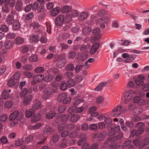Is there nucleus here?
Listing matches in <instances>:
<instances>
[{"label":"nucleus","instance_id":"1","mask_svg":"<svg viewBox=\"0 0 149 149\" xmlns=\"http://www.w3.org/2000/svg\"><path fill=\"white\" fill-rule=\"evenodd\" d=\"M15 0H4V5L2 7V10L5 12L9 11V8L15 5Z\"/></svg>","mask_w":149,"mask_h":149},{"label":"nucleus","instance_id":"2","mask_svg":"<svg viewBox=\"0 0 149 149\" xmlns=\"http://www.w3.org/2000/svg\"><path fill=\"white\" fill-rule=\"evenodd\" d=\"M56 89L52 87H49L45 88L44 91L45 95L42 96L43 99L46 100L56 91Z\"/></svg>","mask_w":149,"mask_h":149},{"label":"nucleus","instance_id":"3","mask_svg":"<svg viewBox=\"0 0 149 149\" xmlns=\"http://www.w3.org/2000/svg\"><path fill=\"white\" fill-rule=\"evenodd\" d=\"M71 98L70 97H67V94L64 93L60 94L57 98V100L58 102H62L63 104L69 103L71 101Z\"/></svg>","mask_w":149,"mask_h":149},{"label":"nucleus","instance_id":"4","mask_svg":"<svg viewBox=\"0 0 149 149\" xmlns=\"http://www.w3.org/2000/svg\"><path fill=\"white\" fill-rule=\"evenodd\" d=\"M44 78V76L42 74L35 75L33 77V80L31 82V84L34 85L42 81Z\"/></svg>","mask_w":149,"mask_h":149},{"label":"nucleus","instance_id":"5","mask_svg":"<svg viewBox=\"0 0 149 149\" xmlns=\"http://www.w3.org/2000/svg\"><path fill=\"white\" fill-rule=\"evenodd\" d=\"M66 62L67 60L65 57L63 56L57 62L56 64V66L58 68H61L65 66Z\"/></svg>","mask_w":149,"mask_h":149},{"label":"nucleus","instance_id":"6","mask_svg":"<svg viewBox=\"0 0 149 149\" xmlns=\"http://www.w3.org/2000/svg\"><path fill=\"white\" fill-rule=\"evenodd\" d=\"M64 15H58L55 19L56 25L57 26H60L62 25L64 21Z\"/></svg>","mask_w":149,"mask_h":149},{"label":"nucleus","instance_id":"7","mask_svg":"<svg viewBox=\"0 0 149 149\" xmlns=\"http://www.w3.org/2000/svg\"><path fill=\"white\" fill-rule=\"evenodd\" d=\"M149 144V138L148 137L143 138L138 145V148L142 149Z\"/></svg>","mask_w":149,"mask_h":149},{"label":"nucleus","instance_id":"8","mask_svg":"<svg viewBox=\"0 0 149 149\" xmlns=\"http://www.w3.org/2000/svg\"><path fill=\"white\" fill-rule=\"evenodd\" d=\"M133 102L135 103H138L140 105H142L145 104V100L141 97L136 96L134 97Z\"/></svg>","mask_w":149,"mask_h":149},{"label":"nucleus","instance_id":"9","mask_svg":"<svg viewBox=\"0 0 149 149\" xmlns=\"http://www.w3.org/2000/svg\"><path fill=\"white\" fill-rule=\"evenodd\" d=\"M107 132L106 131L103 130L96 135L97 140L99 141H103L106 137Z\"/></svg>","mask_w":149,"mask_h":149},{"label":"nucleus","instance_id":"10","mask_svg":"<svg viewBox=\"0 0 149 149\" xmlns=\"http://www.w3.org/2000/svg\"><path fill=\"white\" fill-rule=\"evenodd\" d=\"M17 19H15L14 16L12 15H8L6 19L7 24L9 25L13 24Z\"/></svg>","mask_w":149,"mask_h":149},{"label":"nucleus","instance_id":"11","mask_svg":"<svg viewBox=\"0 0 149 149\" xmlns=\"http://www.w3.org/2000/svg\"><path fill=\"white\" fill-rule=\"evenodd\" d=\"M100 44L98 43H96L94 44L91 46L90 50V53L92 54H94L99 48Z\"/></svg>","mask_w":149,"mask_h":149},{"label":"nucleus","instance_id":"12","mask_svg":"<svg viewBox=\"0 0 149 149\" xmlns=\"http://www.w3.org/2000/svg\"><path fill=\"white\" fill-rule=\"evenodd\" d=\"M109 20L108 18L107 17H103L98 19L96 21L97 24H106L107 23Z\"/></svg>","mask_w":149,"mask_h":149},{"label":"nucleus","instance_id":"13","mask_svg":"<svg viewBox=\"0 0 149 149\" xmlns=\"http://www.w3.org/2000/svg\"><path fill=\"white\" fill-rule=\"evenodd\" d=\"M7 84L10 87L14 86V87H17L19 85V83L17 81H15L12 78H11L8 80Z\"/></svg>","mask_w":149,"mask_h":149},{"label":"nucleus","instance_id":"14","mask_svg":"<svg viewBox=\"0 0 149 149\" xmlns=\"http://www.w3.org/2000/svg\"><path fill=\"white\" fill-rule=\"evenodd\" d=\"M56 113L55 111L50 110L46 113L45 115V117L47 119H50L53 118L56 116Z\"/></svg>","mask_w":149,"mask_h":149},{"label":"nucleus","instance_id":"15","mask_svg":"<svg viewBox=\"0 0 149 149\" xmlns=\"http://www.w3.org/2000/svg\"><path fill=\"white\" fill-rule=\"evenodd\" d=\"M24 97L23 102L24 104L26 105L29 104L32 100L33 99L32 96L30 95H28L27 96Z\"/></svg>","mask_w":149,"mask_h":149},{"label":"nucleus","instance_id":"16","mask_svg":"<svg viewBox=\"0 0 149 149\" xmlns=\"http://www.w3.org/2000/svg\"><path fill=\"white\" fill-rule=\"evenodd\" d=\"M107 84V82H104L100 83L95 88V91H99L105 87Z\"/></svg>","mask_w":149,"mask_h":149},{"label":"nucleus","instance_id":"17","mask_svg":"<svg viewBox=\"0 0 149 149\" xmlns=\"http://www.w3.org/2000/svg\"><path fill=\"white\" fill-rule=\"evenodd\" d=\"M141 131H142L141 130L133 129L131 131L130 136L132 137L134 136H139V134H142L141 133Z\"/></svg>","mask_w":149,"mask_h":149},{"label":"nucleus","instance_id":"18","mask_svg":"<svg viewBox=\"0 0 149 149\" xmlns=\"http://www.w3.org/2000/svg\"><path fill=\"white\" fill-rule=\"evenodd\" d=\"M55 129L50 126H46L45 128V132L48 134L53 133L55 132Z\"/></svg>","mask_w":149,"mask_h":149},{"label":"nucleus","instance_id":"19","mask_svg":"<svg viewBox=\"0 0 149 149\" xmlns=\"http://www.w3.org/2000/svg\"><path fill=\"white\" fill-rule=\"evenodd\" d=\"M79 116L77 114H73L70 118V121L72 123L77 122L79 118Z\"/></svg>","mask_w":149,"mask_h":149},{"label":"nucleus","instance_id":"20","mask_svg":"<svg viewBox=\"0 0 149 149\" xmlns=\"http://www.w3.org/2000/svg\"><path fill=\"white\" fill-rule=\"evenodd\" d=\"M42 115L39 113H38L37 114L35 115L31 119V121L34 123H35L41 119Z\"/></svg>","mask_w":149,"mask_h":149},{"label":"nucleus","instance_id":"21","mask_svg":"<svg viewBox=\"0 0 149 149\" xmlns=\"http://www.w3.org/2000/svg\"><path fill=\"white\" fill-rule=\"evenodd\" d=\"M145 125V124L144 123L139 122L136 123L135 126L136 127L139 128L138 130H141V133H142L144 130V127Z\"/></svg>","mask_w":149,"mask_h":149},{"label":"nucleus","instance_id":"22","mask_svg":"<svg viewBox=\"0 0 149 149\" xmlns=\"http://www.w3.org/2000/svg\"><path fill=\"white\" fill-rule=\"evenodd\" d=\"M26 116L27 118H29L33 116L35 113V111L32 109L27 110L26 112Z\"/></svg>","mask_w":149,"mask_h":149},{"label":"nucleus","instance_id":"23","mask_svg":"<svg viewBox=\"0 0 149 149\" xmlns=\"http://www.w3.org/2000/svg\"><path fill=\"white\" fill-rule=\"evenodd\" d=\"M65 129L68 131H71L74 130L75 127V125L72 123L69 124L65 123Z\"/></svg>","mask_w":149,"mask_h":149},{"label":"nucleus","instance_id":"24","mask_svg":"<svg viewBox=\"0 0 149 149\" xmlns=\"http://www.w3.org/2000/svg\"><path fill=\"white\" fill-rule=\"evenodd\" d=\"M29 92L28 91V89L26 88H24L20 92L19 95L20 97H24L29 92H31V91H30V90H29Z\"/></svg>","mask_w":149,"mask_h":149},{"label":"nucleus","instance_id":"25","mask_svg":"<svg viewBox=\"0 0 149 149\" xmlns=\"http://www.w3.org/2000/svg\"><path fill=\"white\" fill-rule=\"evenodd\" d=\"M124 97L126 101H129L132 99V94L129 91H127L125 93Z\"/></svg>","mask_w":149,"mask_h":149},{"label":"nucleus","instance_id":"26","mask_svg":"<svg viewBox=\"0 0 149 149\" xmlns=\"http://www.w3.org/2000/svg\"><path fill=\"white\" fill-rule=\"evenodd\" d=\"M14 114L16 116V120H20L23 118V114L21 112L15 111Z\"/></svg>","mask_w":149,"mask_h":149},{"label":"nucleus","instance_id":"27","mask_svg":"<svg viewBox=\"0 0 149 149\" xmlns=\"http://www.w3.org/2000/svg\"><path fill=\"white\" fill-rule=\"evenodd\" d=\"M41 107V102L39 101L37 102L33 105L32 109L34 111L38 110Z\"/></svg>","mask_w":149,"mask_h":149},{"label":"nucleus","instance_id":"28","mask_svg":"<svg viewBox=\"0 0 149 149\" xmlns=\"http://www.w3.org/2000/svg\"><path fill=\"white\" fill-rule=\"evenodd\" d=\"M23 6L22 2L20 0H18L16 1L15 5V8L17 10H20Z\"/></svg>","mask_w":149,"mask_h":149},{"label":"nucleus","instance_id":"29","mask_svg":"<svg viewBox=\"0 0 149 149\" xmlns=\"http://www.w3.org/2000/svg\"><path fill=\"white\" fill-rule=\"evenodd\" d=\"M136 57V55L135 54L129 55L128 58H126L124 62L130 63L133 61Z\"/></svg>","mask_w":149,"mask_h":149},{"label":"nucleus","instance_id":"30","mask_svg":"<svg viewBox=\"0 0 149 149\" xmlns=\"http://www.w3.org/2000/svg\"><path fill=\"white\" fill-rule=\"evenodd\" d=\"M74 68V65L72 63H69L66 65L65 68L66 71H73Z\"/></svg>","mask_w":149,"mask_h":149},{"label":"nucleus","instance_id":"31","mask_svg":"<svg viewBox=\"0 0 149 149\" xmlns=\"http://www.w3.org/2000/svg\"><path fill=\"white\" fill-rule=\"evenodd\" d=\"M91 29L88 26H84L82 29V32L84 34L87 35L89 34L91 32Z\"/></svg>","mask_w":149,"mask_h":149},{"label":"nucleus","instance_id":"32","mask_svg":"<svg viewBox=\"0 0 149 149\" xmlns=\"http://www.w3.org/2000/svg\"><path fill=\"white\" fill-rule=\"evenodd\" d=\"M13 28L14 30H18L19 29L20 25L18 20L17 19L16 20V21L13 23Z\"/></svg>","mask_w":149,"mask_h":149},{"label":"nucleus","instance_id":"33","mask_svg":"<svg viewBox=\"0 0 149 149\" xmlns=\"http://www.w3.org/2000/svg\"><path fill=\"white\" fill-rule=\"evenodd\" d=\"M67 85L68 87L74 86L75 84V81L72 79H70L67 81Z\"/></svg>","mask_w":149,"mask_h":149},{"label":"nucleus","instance_id":"34","mask_svg":"<svg viewBox=\"0 0 149 149\" xmlns=\"http://www.w3.org/2000/svg\"><path fill=\"white\" fill-rule=\"evenodd\" d=\"M120 111H119L120 113H111V115L113 117H115L118 116L120 115L122 113H124L125 111H126V109L125 108L122 107L121 106V108L120 110Z\"/></svg>","mask_w":149,"mask_h":149},{"label":"nucleus","instance_id":"35","mask_svg":"<svg viewBox=\"0 0 149 149\" xmlns=\"http://www.w3.org/2000/svg\"><path fill=\"white\" fill-rule=\"evenodd\" d=\"M13 44V43L12 40H9L6 42L4 46L6 49H9L12 47Z\"/></svg>","mask_w":149,"mask_h":149},{"label":"nucleus","instance_id":"36","mask_svg":"<svg viewBox=\"0 0 149 149\" xmlns=\"http://www.w3.org/2000/svg\"><path fill=\"white\" fill-rule=\"evenodd\" d=\"M45 70L44 67H38L34 70V72L36 73H40L43 72Z\"/></svg>","mask_w":149,"mask_h":149},{"label":"nucleus","instance_id":"37","mask_svg":"<svg viewBox=\"0 0 149 149\" xmlns=\"http://www.w3.org/2000/svg\"><path fill=\"white\" fill-rule=\"evenodd\" d=\"M123 137V134L122 132L119 133L118 135L113 136V141H116L117 140L121 139Z\"/></svg>","mask_w":149,"mask_h":149},{"label":"nucleus","instance_id":"38","mask_svg":"<svg viewBox=\"0 0 149 149\" xmlns=\"http://www.w3.org/2000/svg\"><path fill=\"white\" fill-rule=\"evenodd\" d=\"M38 60V57L36 54L32 55L29 58V61L31 63L36 62Z\"/></svg>","mask_w":149,"mask_h":149},{"label":"nucleus","instance_id":"39","mask_svg":"<svg viewBox=\"0 0 149 149\" xmlns=\"http://www.w3.org/2000/svg\"><path fill=\"white\" fill-rule=\"evenodd\" d=\"M54 77V76L52 74H49L44 77L43 79L45 81L49 82L53 80Z\"/></svg>","mask_w":149,"mask_h":149},{"label":"nucleus","instance_id":"40","mask_svg":"<svg viewBox=\"0 0 149 149\" xmlns=\"http://www.w3.org/2000/svg\"><path fill=\"white\" fill-rule=\"evenodd\" d=\"M2 97L4 99H7L9 96V94L6 90H4L1 94Z\"/></svg>","mask_w":149,"mask_h":149},{"label":"nucleus","instance_id":"41","mask_svg":"<svg viewBox=\"0 0 149 149\" xmlns=\"http://www.w3.org/2000/svg\"><path fill=\"white\" fill-rule=\"evenodd\" d=\"M60 89L62 91H65L67 88V85L66 83L63 81H62L60 83Z\"/></svg>","mask_w":149,"mask_h":149},{"label":"nucleus","instance_id":"42","mask_svg":"<svg viewBox=\"0 0 149 149\" xmlns=\"http://www.w3.org/2000/svg\"><path fill=\"white\" fill-rule=\"evenodd\" d=\"M60 10L57 8H55L51 10V14L52 15L55 16L58 14Z\"/></svg>","mask_w":149,"mask_h":149},{"label":"nucleus","instance_id":"43","mask_svg":"<svg viewBox=\"0 0 149 149\" xmlns=\"http://www.w3.org/2000/svg\"><path fill=\"white\" fill-rule=\"evenodd\" d=\"M88 16V13L86 12H82L80 14V19L81 20H83L87 18Z\"/></svg>","mask_w":149,"mask_h":149},{"label":"nucleus","instance_id":"44","mask_svg":"<svg viewBox=\"0 0 149 149\" xmlns=\"http://www.w3.org/2000/svg\"><path fill=\"white\" fill-rule=\"evenodd\" d=\"M125 125L129 128H132L134 126V124L133 121L130 120L126 121L125 122Z\"/></svg>","mask_w":149,"mask_h":149},{"label":"nucleus","instance_id":"45","mask_svg":"<svg viewBox=\"0 0 149 149\" xmlns=\"http://www.w3.org/2000/svg\"><path fill=\"white\" fill-rule=\"evenodd\" d=\"M78 134V132L76 131H74L71 133L69 132V137L70 138H74L77 137Z\"/></svg>","mask_w":149,"mask_h":149},{"label":"nucleus","instance_id":"46","mask_svg":"<svg viewBox=\"0 0 149 149\" xmlns=\"http://www.w3.org/2000/svg\"><path fill=\"white\" fill-rule=\"evenodd\" d=\"M33 140V137L32 135H29L25 138V141L28 143L32 142Z\"/></svg>","mask_w":149,"mask_h":149},{"label":"nucleus","instance_id":"47","mask_svg":"<svg viewBox=\"0 0 149 149\" xmlns=\"http://www.w3.org/2000/svg\"><path fill=\"white\" fill-rule=\"evenodd\" d=\"M42 126V124L40 123H38L34 125H31L30 127L31 129H32L33 130H36L39 129Z\"/></svg>","mask_w":149,"mask_h":149},{"label":"nucleus","instance_id":"48","mask_svg":"<svg viewBox=\"0 0 149 149\" xmlns=\"http://www.w3.org/2000/svg\"><path fill=\"white\" fill-rule=\"evenodd\" d=\"M33 65L30 64H26L23 66V69L28 70H31L33 69Z\"/></svg>","mask_w":149,"mask_h":149},{"label":"nucleus","instance_id":"49","mask_svg":"<svg viewBox=\"0 0 149 149\" xmlns=\"http://www.w3.org/2000/svg\"><path fill=\"white\" fill-rule=\"evenodd\" d=\"M24 42L23 39L20 37H17L15 40V42L17 45L22 44Z\"/></svg>","mask_w":149,"mask_h":149},{"label":"nucleus","instance_id":"50","mask_svg":"<svg viewBox=\"0 0 149 149\" xmlns=\"http://www.w3.org/2000/svg\"><path fill=\"white\" fill-rule=\"evenodd\" d=\"M76 54V53L75 52L73 51H70L68 53V56L69 58L73 59L75 57Z\"/></svg>","mask_w":149,"mask_h":149},{"label":"nucleus","instance_id":"51","mask_svg":"<svg viewBox=\"0 0 149 149\" xmlns=\"http://www.w3.org/2000/svg\"><path fill=\"white\" fill-rule=\"evenodd\" d=\"M58 147L60 148H66L67 146L66 143L64 141H61L58 144Z\"/></svg>","mask_w":149,"mask_h":149},{"label":"nucleus","instance_id":"52","mask_svg":"<svg viewBox=\"0 0 149 149\" xmlns=\"http://www.w3.org/2000/svg\"><path fill=\"white\" fill-rule=\"evenodd\" d=\"M13 104V103L12 101L8 100L5 102L4 106L6 108H10L12 107Z\"/></svg>","mask_w":149,"mask_h":149},{"label":"nucleus","instance_id":"53","mask_svg":"<svg viewBox=\"0 0 149 149\" xmlns=\"http://www.w3.org/2000/svg\"><path fill=\"white\" fill-rule=\"evenodd\" d=\"M77 109V107L75 106H71L68 109V112L69 113L71 114L75 111L76 112V110Z\"/></svg>","mask_w":149,"mask_h":149},{"label":"nucleus","instance_id":"54","mask_svg":"<svg viewBox=\"0 0 149 149\" xmlns=\"http://www.w3.org/2000/svg\"><path fill=\"white\" fill-rule=\"evenodd\" d=\"M65 128V123H61L60 124L58 127V129L59 132L60 133Z\"/></svg>","mask_w":149,"mask_h":149},{"label":"nucleus","instance_id":"55","mask_svg":"<svg viewBox=\"0 0 149 149\" xmlns=\"http://www.w3.org/2000/svg\"><path fill=\"white\" fill-rule=\"evenodd\" d=\"M0 29L1 31L4 32H6L8 31L9 28L6 25L3 24L1 25Z\"/></svg>","mask_w":149,"mask_h":149},{"label":"nucleus","instance_id":"56","mask_svg":"<svg viewBox=\"0 0 149 149\" xmlns=\"http://www.w3.org/2000/svg\"><path fill=\"white\" fill-rule=\"evenodd\" d=\"M29 47L25 45L22 46L21 48V50L23 53H25L29 51Z\"/></svg>","mask_w":149,"mask_h":149},{"label":"nucleus","instance_id":"57","mask_svg":"<svg viewBox=\"0 0 149 149\" xmlns=\"http://www.w3.org/2000/svg\"><path fill=\"white\" fill-rule=\"evenodd\" d=\"M34 14L33 12H31L27 14L25 17V19L27 20H29L33 18Z\"/></svg>","mask_w":149,"mask_h":149},{"label":"nucleus","instance_id":"58","mask_svg":"<svg viewBox=\"0 0 149 149\" xmlns=\"http://www.w3.org/2000/svg\"><path fill=\"white\" fill-rule=\"evenodd\" d=\"M74 74L71 71L67 72L65 73V77L68 78H70L73 76Z\"/></svg>","mask_w":149,"mask_h":149},{"label":"nucleus","instance_id":"59","mask_svg":"<svg viewBox=\"0 0 149 149\" xmlns=\"http://www.w3.org/2000/svg\"><path fill=\"white\" fill-rule=\"evenodd\" d=\"M88 56L87 53L83 52L81 54L80 59L82 61H84L87 58Z\"/></svg>","mask_w":149,"mask_h":149},{"label":"nucleus","instance_id":"60","mask_svg":"<svg viewBox=\"0 0 149 149\" xmlns=\"http://www.w3.org/2000/svg\"><path fill=\"white\" fill-rule=\"evenodd\" d=\"M8 142L6 137L3 136L0 139V143L3 144H6Z\"/></svg>","mask_w":149,"mask_h":149},{"label":"nucleus","instance_id":"61","mask_svg":"<svg viewBox=\"0 0 149 149\" xmlns=\"http://www.w3.org/2000/svg\"><path fill=\"white\" fill-rule=\"evenodd\" d=\"M98 127L99 129L102 130L105 129L106 125L103 122H99L98 123Z\"/></svg>","mask_w":149,"mask_h":149},{"label":"nucleus","instance_id":"62","mask_svg":"<svg viewBox=\"0 0 149 149\" xmlns=\"http://www.w3.org/2000/svg\"><path fill=\"white\" fill-rule=\"evenodd\" d=\"M100 30L99 28H96L93 31V33L95 35L99 37L100 36Z\"/></svg>","mask_w":149,"mask_h":149},{"label":"nucleus","instance_id":"63","mask_svg":"<svg viewBox=\"0 0 149 149\" xmlns=\"http://www.w3.org/2000/svg\"><path fill=\"white\" fill-rule=\"evenodd\" d=\"M59 136L56 134H54L52 136V139L54 142H56L58 141Z\"/></svg>","mask_w":149,"mask_h":149},{"label":"nucleus","instance_id":"64","mask_svg":"<svg viewBox=\"0 0 149 149\" xmlns=\"http://www.w3.org/2000/svg\"><path fill=\"white\" fill-rule=\"evenodd\" d=\"M86 139L85 137H83L81 138L79 140L77 144L78 145H81L83 144L84 143H86Z\"/></svg>","mask_w":149,"mask_h":149}]
</instances>
